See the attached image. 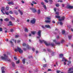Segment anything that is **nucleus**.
<instances>
[{"label":"nucleus","mask_w":73,"mask_h":73,"mask_svg":"<svg viewBox=\"0 0 73 73\" xmlns=\"http://www.w3.org/2000/svg\"><path fill=\"white\" fill-rule=\"evenodd\" d=\"M3 56H3H1V58L3 60H5L6 61H7L8 62H11V60L10 59H8V56H7L6 54H3Z\"/></svg>","instance_id":"f257e3e1"},{"label":"nucleus","mask_w":73,"mask_h":73,"mask_svg":"<svg viewBox=\"0 0 73 73\" xmlns=\"http://www.w3.org/2000/svg\"><path fill=\"white\" fill-rule=\"evenodd\" d=\"M39 41L40 43H42L43 42H44L46 46H49V45H51V46H52V47H53V46H55V45L53 43H51L50 44V43L48 44L44 40H39Z\"/></svg>","instance_id":"f03ea898"},{"label":"nucleus","mask_w":73,"mask_h":73,"mask_svg":"<svg viewBox=\"0 0 73 73\" xmlns=\"http://www.w3.org/2000/svg\"><path fill=\"white\" fill-rule=\"evenodd\" d=\"M17 51H19L20 53H22L23 52V51L21 50V49L19 47H17V49H15V52H17Z\"/></svg>","instance_id":"7ed1b4c3"},{"label":"nucleus","mask_w":73,"mask_h":73,"mask_svg":"<svg viewBox=\"0 0 73 73\" xmlns=\"http://www.w3.org/2000/svg\"><path fill=\"white\" fill-rule=\"evenodd\" d=\"M37 35L39 36H37V38H40V37L41 36V30H39L38 31L37 33Z\"/></svg>","instance_id":"20e7f679"},{"label":"nucleus","mask_w":73,"mask_h":73,"mask_svg":"<svg viewBox=\"0 0 73 73\" xmlns=\"http://www.w3.org/2000/svg\"><path fill=\"white\" fill-rule=\"evenodd\" d=\"M68 73H73V67L69 68Z\"/></svg>","instance_id":"39448f33"},{"label":"nucleus","mask_w":73,"mask_h":73,"mask_svg":"<svg viewBox=\"0 0 73 73\" xmlns=\"http://www.w3.org/2000/svg\"><path fill=\"white\" fill-rule=\"evenodd\" d=\"M2 9L1 10V11L2 13L4 14V15H5V13H4L3 12V11H5V7H2L1 8Z\"/></svg>","instance_id":"423d86ee"},{"label":"nucleus","mask_w":73,"mask_h":73,"mask_svg":"<svg viewBox=\"0 0 73 73\" xmlns=\"http://www.w3.org/2000/svg\"><path fill=\"white\" fill-rule=\"evenodd\" d=\"M36 22V19H33L32 20H31V23L32 24H35Z\"/></svg>","instance_id":"0eeeda50"},{"label":"nucleus","mask_w":73,"mask_h":73,"mask_svg":"<svg viewBox=\"0 0 73 73\" xmlns=\"http://www.w3.org/2000/svg\"><path fill=\"white\" fill-rule=\"evenodd\" d=\"M73 6H70L69 5H68L67 6V9H73Z\"/></svg>","instance_id":"6e6552de"},{"label":"nucleus","mask_w":73,"mask_h":73,"mask_svg":"<svg viewBox=\"0 0 73 73\" xmlns=\"http://www.w3.org/2000/svg\"><path fill=\"white\" fill-rule=\"evenodd\" d=\"M41 5H43V7L44 8V9H45L46 10V6L44 5V2H41Z\"/></svg>","instance_id":"1a4fd4ad"},{"label":"nucleus","mask_w":73,"mask_h":73,"mask_svg":"<svg viewBox=\"0 0 73 73\" xmlns=\"http://www.w3.org/2000/svg\"><path fill=\"white\" fill-rule=\"evenodd\" d=\"M53 42H55V44H56L57 45H60V44H61L60 42H57V41H56V40H54Z\"/></svg>","instance_id":"9d476101"},{"label":"nucleus","mask_w":73,"mask_h":73,"mask_svg":"<svg viewBox=\"0 0 73 73\" xmlns=\"http://www.w3.org/2000/svg\"><path fill=\"white\" fill-rule=\"evenodd\" d=\"M31 10L32 11L33 13H35V12H37L36 10L35 9L31 8Z\"/></svg>","instance_id":"9b49d317"},{"label":"nucleus","mask_w":73,"mask_h":73,"mask_svg":"<svg viewBox=\"0 0 73 73\" xmlns=\"http://www.w3.org/2000/svg\"><path fill=\"white\" fill-rule=\"evenodd\" d=\"M8 4H9V5H14V3L13 2V1H11V2H9L8 3Z\"/></svg>","instance_id":"f8f14e48"},{"label":"nucleus","mask_w":73,"mask_h":73,"mask_svg":"<svg viewBox=\"0 0 73 73\" xmlns=\"http://www.w3.org/2000/svg\"><path fill=\"white\" fill-rule=\"evenodd\" d=\"M65 18V17H61V19H59V21H62V20H64V18Z\"/></svg>","instance_id":"ddd939ff"},{"label":"nucleus","mask_w":73,"mask_h":73,"mask_svg":"<svg viewBox=\"0 0 73 73\" xmlns=\"http://www.w3.org/2000/svg\"><path fill=\"white\" fill-rule=\"evenodd\" d=\"M45 23H50V22H51V20H45Z\"/></svg>","instance_id":"4468645a"},{"label":"nucleus","mask_w":73,"mask_h":73,"mask_svg":"<svg viewBox=\"0 0 73 73\" xmlns=\"http://www.w3.org/2000/svg\"><path fill=\"white\" fill-rule=\"evenodd\" d=\"M9 23V24L7 25L8 26H11V25H13L11 21H10Z\"/></svg>","instance_id":"2eb2a0df"},{"label":"nucleus","mask_w":73,"mask_h":73,"mask_svg":"<svg viewBox=\"0 0 73 73\" xmlns=\"http://www.w3.org/2000/svg\"><path fill=\"white\" fill-rule=\"evenodd\" d=\"M22 62L23 64H25V59H23L22 60Z\"/></svg>","instance_id":"dca6fc26"},{"label":"nucleus","mask_w":73,"mask_h":73,"mask_svg":"<svg viewBox=\"0 0 73 73\" xmlns=\"http://www.w3.org/2000/svg\"><path fill=\"white\" fill-rule=\"evenodd\" d=\"M27 48L28 49H31V47H30L29 45H27Z\"/></svg>","instance_id":"f3484780"},{"label":"nucleus","mask_w":73,"mask_h":73,"mask_svg":"<svg viewBox=\"0 0 73 73\" xmlns=\"http://www.w3.org/2000/svg\"><path fill=\"white\" fill-rule=\"evenodd\" d=\"M32 34H33V35H35V33H36V31H32L31 32Z\"/></svg>","instance_id":"a211bd4d"},{"label":"nucleus","mask_w":73,"mask_h":73,"mask_svg":"<svg viewBox=\"0 0 73 73\" xmlns=\"http://www.w3.org/2000/svg\"><path fill=\"white\" fill-rule=\"evenodd\" d=\"M46 19L47 20H50V19H51V18L50 17H46Z\"/></svg>","instance_id":"6ab92c4d"},{"label":"nucleus","mask_w":73,"mask_h":73,"mask_svg":"<svg viewBox=\"0 0 73 73\" xmlns=\"http://www.w3.org/2000/svg\"><path fill=\"white\" fill-rule=\"evenodd\" d=\"M25 32H28V30L27 28H25Z\"/></svg>","instance_id":"aec40b11"},{"label":"nucleus","mask_w":73,"mask_h":73,"mask_svg":"<svg viewBox=\"0 0 73 73\" xmlns=\"http://www.w3.org/2000/svg\"><path fill=\"white\" fill-rule=\"evenodd\" d=\"M62 35H64L65 34V30H62Z\"/></svg>","instance_id":"412c9836"},{"label":"nucleus","mask_w":73,"mask_h":73,"mask_svg":"<svg viewBox=\"0 0 73 73\" xmlns=\"http://www.w3.org/2000/svg\"><path fill=\"white\" fill-rule=\"evenodd\" d=\"M18 11L19 12V13H20L21 15H23V13L21 11H20V10H19Z\"/></svg>","instance_id":"4be33fe9"},{"label":"nucleus","mask_w":73,"mask_h":73,"mask_svg":"<svg viewBox=\"0 0 73 73\" xmlns=\"http://www.w3.org/2000/svg\"><path fill=\"white\" fill-rule=\"evenodd\" d=\"M45 27H46V28H50V27L49 25H45Z\"/></svg>","instance_id":"5701e85b"},{"label":"nucleus","mask_w":73,"mask_h":73,"mask_svg":"<svg viewBox=\"0 0 73 73\" xmlns=\"http://www.w3.org/2000/svg\"><path fill=\"white\" fill-rule=\"evenodd\" d=\"M5 21L8 22L9 21V19L8 18H6L4 20Z\"/></svg>","instance_id":"b1692460"},{"label":"nucleus","mask_w":73,"mask_h":73,"mask_svg":"<svg viewBox=\"0 0 73 73\" xmlns=\"http://www.w3.org/2000/svg\"><path fill=\"white\" fill-rule=\"evenodd\" d=\"M47 65V64H43V67L44 68H45V67H46Z\"/></svg>","instance_id":"393cba45"},{"label":"nucleus","mask_w":73,"mask_h":73,"mask_svg":"<svg viewBox=\"0 0 73 73\" xmlns=\"http://www.w3.org/2000/svg\"><path fill=\"white\" fill-rule=\"evenodd\" d=\"M68 64L67 65H70V64H71V61H68Z\"/></svg>","instance_id":"a878e982"},{"label":"nucleus","mask_w":73,"mask_h":73,"mask_svg":"<svg viewBox=\"0 0 73 73\" xmlns=\"http://www.w3.org/2000/svg\"><path fill=\"white\" fill-rule=\"evenodd\" d=\"M14 12L17 15H18V14H19V13H18L17 12V11H14Z\"/></svg>","instance_id":"bb28decb"},{"label":"nucleus","mask_w":73,"mask_h":73,"mask_svg":"<svg viewBox=\"0 0 73 73\" xmlns=\"http://www.w3.org/2000/svg\"><path fill=\"white\" fill-rule=\"evenodd\" d=\"M10 17L11 19L12 20H15V18L12 17V16H11V15H10Z\"/></svg>","instance_id":"cd10ccee"},{"label":"nucleus","mask_w":73,"mask_h":73,"mask_svg":"<svg viewBox=\"0 0 73 73\" xmlns=\"http://www.w3.org/2000/svg\"><path fill=\"white\" fill-rule=\"evenodd\" d=\"M55 18L56 19H60V16H55Z\"/></svg>","instance_id":"c85d7f7f"},{"label":"nucleus","mask_w":73,"mask_h":73,"mask_svg":"<svg viewBox=\"0 0 73 73\" xmlns=\"http://www.w3.org/2000/svg\"><path fill=\"white\" fill-rule=\"evenodd\" d=\"M5 14L6 15H9V13H8V12H6V11H5Z\"/></svg>","instance_id":"c756f323"},{"label":"nucleus","mask_w":73,"mask_h":73,"mask_svg":"<svg viewBox=\"0 0 73 73\" xmlns=\"http://www.w3.org/2000/svg\"><path fill=\"white\" fill-rule=\"evenodd\" d=\"M63 55L62 54H61L59 55V56L60 58L62 57H63Z\"/></svg>","instance_id":"7c9ffc66"},{"label":"nucleus","mask_w":73,"mask_h":73,"mask_svg":"<svg viewBox=\"0 0 73 73\" xmlns=\"http://www.w3.org/2000/svg\"><path fill=\"white\" fill-rule=\"evenodd\" d=\"M56 7H58L60 6V5L59 4L57 3L56 4Z\"/></svg>","instance_id":"2f4dec72"},{"label":"nucleus","mask_w":73,"mask_h":73,"mask_svg":"<svg viewBox=\"0 0 73 73\" xmlns=\"http://www.w3.org/2000/svg\"><path fill=\"white\" fill-rule=\"evenodd\" d=\"M68 38L69 40L71 39L72 38V35H70L68 36Z\"/></svg>","instance_id":"473e14b6"},{"label":"nucleus","mask_w":73,"mask_h":73,"mask_svg":"<svg viewBox=\"0 0 73 73\" xmlns=\"http://www.w3.org/2000/svg\"><path fill=\"white\" fill-rule=\"evenodd\" d=\"M11 64H12L13 66V67H15V63H14L13 62H12L11 63Z\"/></svg>","instance_id":"72a5a7b5"},{"label":"nucleus","mask_w":73,"mask_h":73,"mask_svg":"<svg viewBox=\"0 0 73 73\" xmlns=\"http://www.w3.org/2000/svg\"><path fill=\"white\" fill-rule=\"evenodd\" d=\"M16 64H18L20 63V60H18L17 61H16Z\"/></svg>","instance_id":"f704fd0d"},{"label":"nucleus","mask_w":73,"mask_h":73,"mask_svg":"<svg viewBox=\"0 0 73 73\" xmlns=\"http://www.w3.org/2000/svg\"><path fill=\"white\" fill-rule=\"evenodd\" d=\"M14 58L15 60L16 61L17 60V58L16 57H14Z\"/></svg>","instance_id":"c9c22d12"},{"label":"nucleus","mask_w":73,"mask_h":73,"mask_svg":"<svg viewBox=\"0 0 73 73\" xmlns=\"http://www.w3.org/2000/svg\"><path fill=\"white\" fill-rule=\"evenodd\" d=\"M65 58L63 57V59H62V60H61L62 61H63V62L64 61H65Z\"/></svg>","instance_id":"e433bc0d"},{"label":"nucleus","mask_w":73,"mask_h":73,"mask_svg":"<svg viewBox=\"0 0 73 73\" xmlns=\"http://www.w3.org/2000/svg\"><path fill=\"white\" fill-rule=\"evenodd\" d=\"M40 9H38V14H40Z\"/></svg>","instance_id":"4c0bfd02"},{"label":"nucleus","mask_w":73,"mask_h":73,"mask_svg":"<svg viewBox=\"0 0 73 73\" xmlns=\"http://www.w3.org/2000/svg\"><path fill=\"white\" fill-rule=\"evenodd\" d=\"M47 50L48 52H51V49H47Z\"/></svg>","instance_id":"58836bf2"},{"label":"nucleus","mask_w":73,"mask_h":73,"mask_svg":"<svg viewBox=\"0 0 73 73\" xmlns=\"http://www.w3.org/2000/svg\"><path fill=\"white\" fill-rule=\"evenodd\" d=\"M1 69L2 70H4V67H2L1 68Z\"/></svg>","instance_id":"ea45409f"},{"label":"nucleus","mask_w":73,"mask_h":73,"mask_svg":"<svg viewBox=\"0 0 73 73\" xmlns=\"http://www.w3.org/2000/svg\"><path fill=\"white\" fill-rule=\"evenodd\" d=\"M6 9L7 11H8V10H9V7H7L6 8Z\"/></svg>","instance_id":"a19ab883"},{"label":"nucleus","mask_w":73,"mask_h":73,"mask_svg":"<svg viewBox=\"0 0 73 73\" xmlns=\"http://www.w3.org/2000/svg\"><path fill=\"white\" fill-rule=\"evenodd\" d=\"M32 3H33V4H37V3H36L34 1H32Z\"/></svg>","instance_id":"79ce46f5"},{"label":"nucleus","mask_w":73,"mask_h":73,"mask_svg":"<svg viewBox=\"0 0 73 73\" xmlns=\"http://www.w3.org/2000/svg\"><path fill=\"white\" fill-rule=\"evenodd\" d=\"M9 13H10V14H13V12L11 11H10L9 12Z\"/></svg>","instance_id":"37998d69"},{"label":"nucleus","mask_w":73,"mask_h":73,"mask_svg":"<svg viewBox=\"0 0 73 73\" xmlns=\"http://www.w3.org/2000/svg\"><path fill=\"white\" fill-rule=\"evenodd\" d=\"M23 46H27V44H26L25 43H23Z\"/></svg>","instance_id":"c03bdc74"},{"label":"nucleus","mask_w":73,"mask_h":73,"mask_svg":"<svg viewBox=\"0 0 73 73\" xmlns=\"http://www.w3.org/2000/svg\"><path fill=\"white\" fill-rule=\"evenodd\" d=\"M3 31V29L2 28L0 27V32Z\"/></svg>","instance_id":"a18cd8bd"},{"label":"nucleus","mask_w":73,"mask_h":73,"mask_svg":"<svg viewBox=\"0 0 73 73\" xmlns=\"http://www.w3.org/2000/svg\"><path fill=\"white\" fill-rule=\"evenodd\" d=\"M60 25H62V24H63V23L61 21H60Z\"/></svg>","instance_id":"49530a36"},{"label":"nucleus","mask_w":73,"mask_h":73,"mask_svg":"<svg viewBox=\"0 0 73 73\" xmlns=\"http://www.w3.org/2000/svg\"><path fill=\"white\" fill-rule=\"evenodd\" d=\"M15 38H17V37H19V35H16L15 36Z\"/></svg>","instance_id":"de8ad7c7"},{"label":"nucleus","mask_w":73,"mask_h":73,"mask_svg":"<svg viewBox=\"0 0 73 73\" xmlns=\"http://www.w3.org/2000/svg\"><path fill=\"white\" fill-rule=\"evenodd\" d=\"M64 40H62L61 41V43H63V42H64Z\"/></svg>","instance_id":"09e8293b"},{"label":"nucleus","mask_w":73,"mask_h":73,"mask_svg":"<svg viewBox=\"0 0 73 73\" xmlns=\"http://www.w3.org/2000/svg\"><path fill=\"white\" fill-rule=\"evenodd\" d=\"M49 2H50V3H52L53 2V0H48Z\"/></svg>","instance_id":"8fccbe9b"},{"label":"nucleus","mask_w":73,"mask_h":73,"mask_svg":"<svg viewBox=\"0 0 73 73\" xmlns=\"http://www.w3.org/2000/svg\"><path fill=\"white\" fill-rule=\"evenodd\" d=\"M44 1L46 3H48V1L47 0H44Z\"/></svg>","instance_id":"3c124183"},{"label":"nucleus","mask_w":73,"mask_h":73,"mask_svg":"<svg viewBox=\"0 0 73 73\" xmlns=\"http://www.w3.org/2000/svg\"><path fill=\"white\" fill-rule=\"evenodd\" d=\"M58 2H60V3H62V1H61L59 0L58 1Z\"/></svg>","instance_id":"603ef678"},{"label":"nucleus","mask_w":73,"mask_h":73,"mask_svg":"<svg viewBox=\"0 0 73 73\" xmlns=\"http://www.w3.org/2000/svg\"><path fill=\"white\" fill-rule=\"evenodd\" d=\"M13 30L12 29H11L10 30V32H13Z\"/></svg>","instance_id":"864d4df0"},{"label":"nucleus","mask_w":73,"mask_h":73,"mask_svg":"<svg viewBox=\"0 0 73 73\" xmlns=\"http://www.w3.org/2000/svg\"><path fill=\"white\" fill-rule=\"evenodd\" d=\"M60 72V70H58L56 71V73H59Z\"/></svg>","instance_id":"5fc2aeb1"},{"label":"nucleus","mask_w":73,"mask_h":73,"mask_svg":"<svg viewBox=\"0 0 73 73\" xmlns=\"http://www.w3.org/2000/svg\"><path fill=\"white\" fill-rule=\"evenodd\" d=\"M17 43H19V42H20V40H18L17 41Z\"/></svg>","instance_id":"6e6d98bb"},{"label":"nucleus","mask_w":73,"mask_h":73,"mask_svg":"<svg viewBox=\"0 0 73 73\" xmlns=\"http://www.w3.org/2000/svg\"><path fill=\"white\" fill-rule=\"evenodd\" d=\"M56 38L58 39V38H60V37L59 36H57L56 37Z\"/></svg>","instance_id":"4d7b16f0"},{"label":"nucleus","mask_w":73,"mask_h":73,"mask_svg":"<svg viewBox=\"0 0 73 73\" xmlns=\"http://www.w3.org/2000/svg\"><path fill=\"white\" fill-rule=\"evenodd\" d=\"M0 20L1 21V22H3V19H0Z\"/></svg>","instance_id":"13d9d810"},{"label":"nucleus","mask_w":73,"mask_h":73,"mask_svg":"<svg viewBox=\"0 0 73 73\" xmlns=\"http://www.w3.org/2000/svg\"><path fill=\"white\" fill-rule=\"evenodd\" d=\"M42 28H43V29H45V27H44V26H42Z\"/></svg>","instance_id":"bf43d9fd"},{"label":"nucleus","mask_w":73,"mask_h":73,"mask_svg":"<svg viewBox=\"0 0 73 73\" xmlns=\"http://www.w3.org/2000/svg\"><path fill=\"white\" fill-rule=\"evenodd\" d=\"M2 73H5V71L4 70H2Z\"/></svg>","instance_id":"052dcab7"},{"label":"nucleus","mask_w":73,"mask_h":73,"mask_svg":"<svg viewBox=\"0 0 73 73\" xmlns=\"http://www.w3.org/2000/svg\"><path fill=\"white\" fill-rule=\"evenodd\" d=\"M10 42L11 44H13V42H12V41H10Z\"/></svg>","instance_id":"680f3d73"},{"label":"nucleus","mask_w":73,"mask_h":73,"mask_svg":"<svg viewBox=\"0 0 73 73\" xmlns=\"http://www.w3.org/2000/svg\"><path fill=\"white\" fill-rule=\"evenodd\" d=\"M56 14L57 15H59V13H58V12H57L56 13Z\"/></svg>","instance_id":"e2e57ef3"},{"label":"nucleus","mask_w":73,"mask_h":73,"mask_svg":"<svg viewBox=\"0 0 73 73\" xmlns=\"http://www.w3.org/2000/svg\"><path fill=\"white\" fill-rule=\"evenodd\" d=\"M51 71V69H48V71Z\"/></svg>","instance_id":"0e129e2a"},{"label":"nucleus","mask_w":73,"mask_h":73,"mask_svg":"<svg viewBox=\"0 0 73 73\" xmlns=\"http://www.w3.org/2000/svg\"><path fill=\"white\" fill-rule=\"evenodd\" d=\"M24 50H25V51L27 50V49L25 48H24L23 49Z\"/></svg>","instance_id":"69168bd1"},{"label":"nucleus","mask_w":73,"mask_h":73,"mask_svg":"<svg viewBox=\"0 0 73 73\" xmlns=\"http://www.w3.org/2000/svg\"><path fill=\"white\" fill-rule=\"evenodd\" d=\"M63 63H64V65H66V62H63Z\"/></svg>","instance_id":"338daca9"},{"label":"nucleus","mask_w":73,"mask_h":73,"mask_svg":"<svg viewBox=\"0 0 73 73\" xmlns=\"http://www.w3.org/2000/svg\"><path fill=\"white\" fill-rule=\"evenodd\" d=\"M64 6H65V5H64V4H62V7H64Z\"/></svg>","instance_id":"774afa93"}]
</instances>
